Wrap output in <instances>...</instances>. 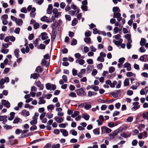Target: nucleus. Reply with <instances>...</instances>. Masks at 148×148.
Returning a JSON list of instances; mask_svg holds the SVG:
<instances>
[{"mask_svg": "<svg viewBox=\"0 0 148 148\" xmlns=\"http://www.w3.org/2000/svg\"><path fill=\"white\" fill-rule=\"evenodd\" d=\"M75 91L76 92L78 96H85L86 95V93L82 88L76 90Z\"/></svg>", "mask_w": 148, "mask_h": 148, "instance_id": "1", "label": "nucleus"}, {"mask_svg": "<svg viewBox=\"0 0 148 148\" xmlns=\"http://www.w3.org/2000/svg\"><path fill=\"white\" fill-rule=\"evenodd\" d=\"M46 88L47 90H54L56 88V86L55 84H51L50 83H48L46 84Z\"/></svg>", "mask_w": 148, "mask_h": 148, "instance_id": "2", "label": "nucleus"}, {"mask_svg": "<svg viewBox=\"0 0 148 148\" xmlns=\"http://www.w3.org/2000/svg\"><path fill=\"white\" fill-rule=\"evenodd\" d=\"M102 133H109L111 132L112 130L109 128L105 126H102L101 128Z\"/></svg>", "mask_w": 148, "mask_h": 148, "instance_id": "3", "label": "nucleus"}, {"mask_svg": "<svg viewBox=\"0 0 148 148\" xmlns=\"http://www.w3.org/2000/svg\"><path fill=\"white\" fill-rule=\"evenodd\" d=\"M80 106L82 107L84 106V108L86 110H88L91 108V104H89L88 102L82 103Z\"/></svg>", "mask_w": 148, "mask_h": 148, "instance_id": "4", "label": "nucleus"}, {"mask_svg": "<svg viewBox=\"0 0 148 148\" xmlns=\"http://www.w3.org/2000/svg\"><path fill=\"white\" fill-rule=\"evenodd\" d=\"M139 103L138 102H135L133 103V105L134 106L132 108V110L133 111H135L140 107V106L138 105Z\"/></svg>", "mask_w": 148, "mask_h": 148, "instance_id": "5", "label": "nucleus"}, {"mask_svg": "<svg viewBox=\"0 0 148 148\" xmlns=\"http://www.w3.org/2000/svg\"><path fill=\"white\" fill-rule=\"evenodd\" d=\"M2 104L8 108H9L10 106V103L6 100L3 99L1 101Z\"/></svg>", "mask_w": 148, "mask_h": 148, "instance_id": "6", "label": "nucleus"}, {"mask_svg": "<svg viewBox=\"0 0 148 148\" xmlns=\"http://www.w3.org/2000/svg\"><path fill=\"white\" fill-rule=\"evenodd\" d=\"M35 83L37 86L39 87L40 90H43L44 87V86L43 85L41 84V83L39 80L36 81Z\"/></svg>", "mask_w": 148, "mask_h": 148, "instance_id": "7", "label": "nucleus"}, {"mask_svg": "<svg viewBox=\"0 0 148 148\" xmlns=\"http://www.w3.org/2000/svg\"><path fill=\"white\" fill-rule=\"evenodd\" d=\"M54 119L58 123H60L64 121V118L60 116H56L54 118Z\"/></svg>", "mask_w": 148, "mask_h": 148, "instance_id": "8", "label": "nucleus"}, {"mask_svg": "<svg viewBox=\"0 0 148 148\" xmlns=\"http://www.w3.org/2000/svg\"><path fill=\"white\" fill-rule=\"evenodd\" d=\"M41 20L42 21H46L47 23H51L52 21L51 19H49L48 17L46 16H44L41 18Z\"/></svg>", "mask_w": 148, "mask_h": 148, "instance_id": "9", "label": "nucleus"}, {"mask_svg": "<svg viewBox=\"0 0 148 148\" xmlns=\"http://www.w3.org/2000/svg\"><path fill=\"white\" fill-rule=\"evenodd\" d=\"M53 7L52 4H49L48 8L47 10V13L49 14H51L52 12V9Z\"/></svg>", "mask_w": 148, "mask_h": 148, "instance_id": "10", "label": "nucleus"}, {"mask_svg": "<svg viewBox=\"0 0 148 148\" xmlns=\"http://www.w3.org/2000/svg\"><path fill=\"white\" fill-rule=\"evenodd\" d=\"M60 131L64 136H66L68 135V132L66 129H61L60 130Z\"/></svg>", "mask_w": 148, "mask_h": 148, "instance_id": "11", "label": "nucleus"}, {"mask_svg": "<svg viewBox=\"0 0 148 148\" xmlns=\"http://www.w3.org/2000/svg\"><path fill=\"white\" fill-rule=\"evenodd\" d=\"M123 67L127 68V71H129L131 70V68L130 66V64L127 62L125 63L123 65Z\"/></svg>", "mask_w": 148, "mask_h": 148, "instance_id": "12", "label": "nucleus"}, {"mask_svg": "<svg viewBox=\"0 0 148 148\" xmlns=\"http://www.w3.org/2000/svg\"><path fill=\"white\" fill-rule=\"evenodd\" d=\"M41 39L43 40L47 39L48 38L47 34L46 32H42L41 33Z\"/></svg>", "mask_w": 148, "mask_h": 148, "instance_id": "13", "label": "nucleus"}, {"mask_svg": "<svg viewBox=\"0 0 148 148\" xmlns=\"http://www.w3.org/2000/svg\"><path fill=\"white\" fill-rule=\"evenodd\" d=\"M79 12V11L78 9H77V10H71L69 12V14H71V16H73L75 14H77Z\"/></svg>", "mask_w": 148, "mask_h": 148, "instance_id": "14", "label": "nucleus"}, {"mask_svg": "<svg viewBox=\"0 0 148 148\" xmlns=\"http://www.w3.org/2000/svg\"><path fill=\"white\" fill-rule=\"evenodd\" d=\"M21 114L25 116H27L29 115V111H27L25 110H22Z\"/></svg>", "mask_w": 148, "mask_h": 148, "instance_id": "15", "label": "nucleus"}, {"mask_svg": "<svg viewBox=\"0 0 148 148\" xmlns=\"http://www.w3.org/2000/svg\"><path fill=\"white\" fill-rule=\"evenodd\" d=\"M40 75L39 73H34L32 74L31 75V78H32L34 79H36L39 77Z\"/></svg>", "mask_w": 148, "mask_h": 148, "instance_id": "16", "label": "nucleus"}, {"mask_svg": "<svg viewBox=\"0 0 148 148\" xmlns=\"http://www.w3.org/2000/svg\"><path fill=\"white\" fill-rule=\"evenodd\" d=\"M43 97H40L39 98V101L38 102V103L39 105H40L42 104H44L46 102V101L44 100L43 99Z\"/></svg>", "mask_w": 148, "mask_h": 148, "instance_id": "17", "label": "nucleus"}, {"mask_svg": "<svg viewBox=\"0 0 148 148\" xmlns=\"http://www.w3.org/2000/svg\"><path fill=\"white\" fill-rule=\"evenodd\" d=\"M147 55H146L141 56L140 58V60L141 61L146 62L147 61Z\"/></svg>", "mask_w": 148, "mask_h": 148, "instance_id": "18", "label": "nucleus"}, {"mask_svg": "<svg viewBox=\"0 0 148 148\" xmlns=\"http://www.w3.org/2000/svg\"><path fill=\"white\" fill-rule=\"evenodd\" d=\"M19 26H21L23 23V20L21 19L18 18L15 22Z\"/></svg>", "mask_w": 148, "mask_h": 148, "instance_id": "19", "label": "nucleus"}, {"mask_svg": "<svg viewBox=\"0 0 148 148\" xmlns=\"http://www.w3.org/2000/svg\"><path fill=\"white\" fill-rule=\"evenodd\" d=\"M146 41V40L145 38H142L140 41V44L141 46H143L145 45Z\"/></svg>", "mask_w": 148, "mask_h": 148, "instance_id": "20", "label": "nucleus"}, {"mask_svg": "<svg viewBox=\"0 0 148 148\" xmlns=\"http://www.w3.org/2000/svg\"><path fill=\"white\" fill-rule=\"evenodd\" d=\"M117 124L116 123H114L113 122H111L108 123V126L110 128H112L116 126Z\"/></svg>", "mask_w": 148, "mask_h": 148, "instance_id": "21", "label": "nucleus"}, {"mask_svg": "<svg viewBox=\"0 0 148 148\" xmlns=\"http://www.w3.org/2000/svg\"><path fill=\"white\" fill-rule=\"evenodd\" d=\"M121 14L119 12H113V17L114 18H118L119 17L121 16Z\"/></svg>", "mask_w": 148, "mask_h": 148, "instance_id": "22", "label": "nucleus"}, {"mask_svg": "<svg viewBox=\"0 0 148 148\" xmlns=\"http://www.w3.org/2000/svg\"><path fill=\"white\" fill-rule=\"evenodd\" d=\"M112 11L113 12H120V10L118 7H114L113 8Z\"/></svg>", "mask_w": 148, "mask_h": 148, "instance_id": "23", "label": "nucleus"}, {"mask_svg": "<svg viewBox=\"0 0 148 148\" xmlns=\"http://www.w3.org/2000/svg\"><path fill=\"white\" fill-rule=\"evenodd\" d=\"M79 114V112L78 111H75L74 113L72 114L71 117L74 118L78 116Z\"/></svg>", "mask_w": 148, "mask_h": 148, "instance_id": "24", "label": "nucleus"}, {"mask_svg": "<svg viewBox=\"0 0 148 148\" xmlns=\"http://www.w3.org/2000/svg\"><path fill=\"white\" fill-rule=\"evenodd\" d=\"M28 131H29V130H23V131H22L21 130L22 135L21 136V138H24V137H26L27 136L26 135H23V134L26 133L27 132H28Z\"/></svg>", "mask_w": 148, "mask_h": 148, "instance_id": "25", "label": "nucleus"}, {"mask_svg": "<svg viewBox=\"0 0 148 148\" xmlns=\"http://www.w3.org/2000/svg\"><path fill=\"white\" fill-rule=\"evenodd\" d=\"M90 116L89 115L86 114H82V118L84 119L85 120L88 121L89 120Z\"/></svg>", "mask_w": 148, "mask_h": 148, "instance_id": "26", "label": "nucleus"}, {"mask_svg": "<svg viewBox=\"0 0 148 148\" xmlns=\"http://www.w3.org/2000/svg\"><path fill=\"white\" fill-rule=\"evenodd\" d=\"M58 25V22H56L52 24L51 25V27L53 29H54L57 28Z\"/></svg>", "mask_w": 148, "mask_h": 148, "instance_id": "27", "label": "nucleus"}, {"mask_svg": "<svg viewBox=\"0 0 148 148\" xmlns=\"http://www.w3.org/2000/svg\"><path fill=\"white\" fill-rule=\"evenodd\" d=\"M33 120L30 121V124L32 125H34L36 124L37 123V119L35 118H33Z\"/></svg>", "mask_w": 148, "mask_h": 148, "instance_id": "28", "label": "nucleus"}, {"mask_svg": "<svg viewBox=\"0 0 148 148\" xmlns=\"http://www.w3.org/2000/svg\"><path fill=\"white\" fill-rule=\"evenodd\" d=\"M18 143V141L16 140H15L14 142L13 143H11L10 140L8 141H7L6 142V144L8 145H14L17 144Z\"/></svg>", "mask_w": 148, "mask_h": 148, "instance_id": "29", "label": "nucleus"}, {"mask_svg": "<svg viewBox=\"0 0 148 148\" xmlns=\"http://www.w3.org/2000/svg\"><path fill=\"white\" fill-rule=\"evenodd\" d=\"M36 71L38 73H41L42 71V69L40 66H38L36 69Z\"/></svg>", "mask_w": 148, "mask_h": 148, "instance_id": "30", "label": "nucleus"}, {"mask_svg": "<svg viewBox=\"0 0 148 148\" xmlns=\"http://www.w3.org/2000/svg\"><path fill=\"white\" fill-rule=\"evenodd\" d=\"M76 62H78L79 64L83 65L84 64L85 61L83 59L77 60L76 61Z\"/></svg>", "mask_w": 148, "mask_h": 148, "instance_id": "31", "label": "nucleus"}, {"mask_svg": "<svg viewBox=\"0 0 148 148\" xmlns=\"http://www.w3.org/2000/svg\"><path fill=\"white\" fill-rule=\"evenodd\" d=\"M131 134L127 135L126 133L125 132L122 133L121 134V136L122 137H124L125 138H127L128 137H129L130 136Z\"/></svg>", "mask_w": 148, "mask_h": 148, "instance_id": "32", "label": "nucleus"}, {"mask_svg": "<svg viewBox=\"0 0 148 148\" xmlns=\"http://www.w3.org/2000/svg\"><path fill=\"white\" fill-rule=\"evenodd\" d=\"M9 51V50L8 49H5L4 48H2L1 52L4 54H7L8 52Z\"/></svg>", "mask_w": 148, "mask_h": 148, "instance_id": "33", "label": "nucleus"}, {"mask_svg": "<svg viewBox=\"0 0 148 148\" xmlns=\"http://www.w3.org/2000/svg\"><path fill=\"white\" fill-rule=\"evenodd\" d=\"M68 125V124L67 123H62L59 124V126L60 128H65Z\"/></svg>", "mask_w": 148, "mask_h": 148, "instance_id": "34", "label": "nucleus"}, {"mask_svg": "<svg viewBox=\"0 0 148 148\" xmlns=\"http://www.w3.org/2000/svg\"><path fill=\"white\" fill-rule=\"evenodd\" d=\"M77 18H75L72 21V25L73 26H74L77 24Z\"/></svg>", "mask_w": 148, "mask_h": 148, "instance_id": "35", "label": "nucleus"}, {"mask_svg": "<svg viewBox=\"0 0 148 148\" xmlns=\"http://www.w3.org/2000/svg\"><path fill=\"white\" fill-rule=\"evenodd\" d=\"M94 133L95 135H98L99 134V128H96L93 130Z\"/></svg>", "mask_w": 148, "mask_h": 148, "instance_id": "36", "label": "nucleus"}, {"mask_svg": "<svg viewBox=\"0 0 148 148\" xmlns=\"http://www.w3.org/2000/svg\"><path fill=\"white\" fill-rule=\"evenodd\" d=\"M91 32L89 30H88L86 32H85V36L86 37H88L91 36Z\"/></svg>", "mask_w": 148, "mask_h": 148, "instance_id": "37", "label": "nucleus"}, {"mask_svg": "<svg viewBox=\"0 0 148 148\" xmlns=\"http://www.w3.org/2000/svg\"><path fill=\"white\" fill-rule=\"evenodd\" d=\"M92 89L95 91H98L99 89L98 86H95L94 85H92Z\"/></svg>", "mask_w": 148, "mask_h": 148, "instance_id": "38", "label": "nucleus"}, {"mask_svg": "<svg viewBox=\"0 0 148 148\" xmlns=\"http://www.w3.org/2000/svg\"><path fill=\"white\" fill-rule=\"evenodd\" d=\"M113 42L118 47H119L121 44L120 42H119V41L116 40H113Z\"/></svg>", "mask_w": 148, "mask_h": 148, "instance_id": "39", "label": "nucleus"}, {"mask_svg": "<svg viewBox=\"0 0 148 148\" xmlns=\"http://www.w3.org/2000/svg\"><path fill=\"white\" fill-rule=\"evenodd\" d=\"M84 41L87 44H89L90 43L91 41V39L90 38L87 37L84 38Z\"/></svg>", "mask_w": 148, "mask_h": 148, "instance_id": "40", "label": "nucleus"}, {"mask_svg": "<svg viewBox=\"0 0 148 148\" xmlns=\"http://www.w3.org/2000/svg\"><path fill=\"white\" fill-rule=\"evenodd\" d=\"M70 133L74 136H76L77 134V132L74 130H71L70 131Z\"/></svg>", "mask_w": 148, "mask_h": 148, "instance_id": "41", "label": "nucleus"}, {"mask_svg": "<svg viewBox=\"0 0 148 148\" xmlns=\"http://www.w3.org/2000/svg\"><path fill=\"white\" fill-rule=\"evenodd\" d=\"M3 127L5 129L7 130H8L12 128V127L11 125H8L7 124H6L3 126Z\"/></svg>", "mask_w": 148, "mask_h": 148, "instance_id": "42", "label": "nucleus"}, {"mask_svg": "<svg viewBox=\"0 0 148 148\" xmlns=\"http://www.w3.org/2000/svg\"><path fill=\"white\" fill-rule=\"evenodd\" d=\"M19 50L18 49H16L14 51V55L17 58H18L19 56Z\"/></svg>", "mask_w": 148, "mask_h": 148, "instance_id": "43", "label": "nucleus"}, {"mask_svg": "<svg viewBox=\"0 0 148 148\" xmlns=\"http://www.w3.org/2000/svg\"><path fill=\"white\" fill-rule=\"evenodd\" d=\"M117 84V82L116 81H114L112 83L111 82V84L110 85V86L111 88H114L115 87V85H116Z\"/></svg>", "mask_w": 148, "mask_h": 148, "instance_id": "44", "label": "nucleus"}, {"mask_svg": "<svg viewBox=\"0 0 148 148\" xmlns=\"http://www.w3.org/2000/svg\"><path fill=\"white\" fill-rule=\"evenodd\" d=\"M129 84V80L128 79H126L124 82V86H128Z\"/></svg>", "mask_w": 148, "mask_h": 148, "instance_id": "45", "label": "nucleus"}, {"mask_svg": "<svg viewBox=\"0 0 148 148\" xmlns=\"http://www.w3.org/2000/svg\"><path fill=\"white\" fill-rule=\"evenodd\" d=\"M93 33L94 34H100V31H98L97 28H94L93 29Z\"/></svg>", "mask_w": 148, "mask_h": 148, "instance_id": "46", "label": "nucleus"}, {"mask_svg": "<svg viewBox=\"0 0 148 148\" xmlns=\"http://www.w3.org/2000/svg\"><path fill=\"white\" fill-rule=\"evenodd\" d=\"M47 109L48 110H53L54 109V106L52 104L50 105L47 106Z\"/></svg>", "mask_w": 148, "mask_h": 148, "instance_id": "47", "label": "nucleus"}, {"mask_svg": "<svg viewBox=\"0 0 148 148\" xmlns=\"http://www.w3.org/2000/svg\"><path fill=\"white\" fill-rule=\"evenodd\" d=\"M77 44V40L74 38H73L72 40V41L71 42V45H76Z\"/></svg>", "mask_w": 148, "mask_h": 148, "instance_id": "48", "label": "nucleus"}, {"mask_svg": "<svg viewBox=\"0 0 148 148\" xmlns=\"http://www.w3.org/2000/svg\"><path fill=\"white\" fill-rule=\"evenodd\" d=\"M92 68V66L91 65H88L87 68L86 72L87 73H89L90 72Z\"/></svg>", "mask_w": 148, "mask_h": 148, "instance_id": "49", "label": "nucleus"}, {"mask_svg": "<svg viewBox=\"0 0 148 148\" xmlns=\"http://www.w3.org/2000/svg\"><path fill=\"white\" fill-rule=\"evenodd\" d=\"M69 96L73 97H77V95L75 93L73 92H71L69 94Z\"/></svg>", "mask_w": 148, "mask_h": 148, "instance_id": "50", "label": "nucleus"}, {"mask_svg": "<svg viewBox=\"0 0 148 148\" xmlns=\"http://www.w3.org/2000/svg\"><path fill=\"white\" fill-rule=\"evenodd\" d=\"M97 60L98 61L103 62L104 61V58H103L100 56H99L97 58Z\"/></svg>", "mask_w": 148, "mask_h": 148, "instance_id": "51", "label": "nucleus"}, {"mask_svg": "<svg viewBox=\"0 0 148 148\" xmlns=\"http://www.w3.org/2000/svg\"><path fill=\"white\" fill-rule=\"evenodd\" d=\"M97 101L99 103H105L108 101V100L105 101L100 99H98L97 100Z\"/></svg>", "mask_w": 148, "mask_h": 148, "instance_id": "52", "label": "nucleus"}, {"mask_svg": "<svg viewBox=\"0 0 148 148\" xmlns=\"http://www.w3.org/2000/svg\"><path fill=\"white\" fill-rule=\"evenodd\" d=\"M133 120V118L132 116H129L128 117L126 121L127 122H132Z\"/></svg>", "mask_w": 148, "mask_h": 148, "instance_id": "53", "label": "nucleus"}, {"mask_svg": "<svg viewBox=\"0 0 148 148\" xmlns=\"http://www.w3.org/2000/svg\"><path fill=\"white\" fill-rule=\"evenodd\" d=\"M60 145L59 144H57L56 145H52L51 148H60Z\"/></svg>", "mask_w": 148, "mask_h": 148, "instance_id": "54", "label": "nucleus"}, {"mask_svg": "<svg viewBox=\"0 0 148 148\" xmlns=\"http://www.w3.org/2000/svg\"><path fill=\"white\" fill-rule=\"evenodd\" d=\"M139 51L143 53L145 52L146 49L144 47L142 46L139 48Z\"/></svg>", "mask_w": 148, "mask_h": 148, "instance_id": "55", "label": "nucleus"}, {"mask_svg": "<svg viewBox=\"0 0 148 148\" xmlns=\"http://www.w3.org/2000/svg\"><path fill=\"white\" fill-rule=\"evenodd\" d=\"M63 80L65 83H67V77L66 75H64L62 76Z\"/></svg>", "mask_w": 148, "mask_h": 148, "instance_id": "56", "label": "nucleus"}, {"mask_svg": "<svg viewBox=\"0 0 148 148\" xmlns=\"http://www.w3.org/2000/svg\"><path fill=\"white\" fill-rule=\"evenodd\" d=\"M39 27V24L37 23H35L34 24V28L35 29H37Z\"/></svg>", "mask_w": 148, "mask_h": 148, "instance_id": "57", "label": "nucleus"}, {"mask_svg": "<svg viewBox=\"0 0 148 148\" xmlns=\"http://www.w3.org/2000/svg\"><path fill=\"white\" fill-rule=\"evenodd\" d=\"M53 116V114L51 113H48L46 114V116L48 119L52 118Z\"/></svg>", "mask_w": 148, "mask_h": 148, "instance_id": "58", "label": "nucleus"}, {"mask_svg": "<svg viewBox=\"0 0 148 148\" xmlns=\"http://www.w3.org/2000/svg\"><path fill=\"white\" fill-rule=\"evenodd\" d=\"M20 120V118H16L14 120L13 123H17L19 122Z\"/></svg>", "mask_w": 148, "mask_h": 148, "instance_id": "59", "label": "nucleus"}, {"mask_svg": "<svg viewBox=\"0 0 148 148\" xmlns=\"http://www.w3.org/2000/svg\"><path fill=\"white\" fill-rule=\"evenodd\" d=\"M46 114L45 112H44L41 114L40 116V118L41 120H42V119L44 118L45 115Z\"/></svg>", "mask_w": 148, "mask_h": 148, "instance_id": "60", "label": "nucleus"}, {"mask_svg": "<svg viewBox=\"0 0 148 148\" xmlns=\"http://www.w3.org/2000/svg\"><path fill=\"white\" fill-rule=\"evenodd\" d=\"M115 70L113 66H111L109 68V71L110 73H112Z\"/></svg>", "mask_w": 148, "mask_h": 148, "instance_id": "61", "label": "nucleus"}, {"mask_svg": "<svg viewBox=\"0 0 148 148\" xmlns=\"http://www.w3.org/2000/svg\"><path fill=\"white\" fill-rule=\"evenodd\" d=\"M75 56L79 60L81 58V55L79 53H77L75 54Z\"/></svg>", "mask_w": 148, "mask_h": 148, "instance_id": "62", "label": "nucleus"}, {"mask_svg": "<svg viewBox=\"0 0 148 148\" xmlns=\"http://www.w3.org/2000/svg\"><path fill=\"white\" fill-rule=\"evenodd\" d=\"M20 30V29L19 27H17L16 28L14 31V32L17 34H18L19 33V32Z\"/></svg>", "mask_w": 148, "mask_h": 148, "instance_id": "63", "label": "nucleus"}, {"mask_svg": "<svg viewBox=\"0 0 148 148\" xmlns=\"http://www.w3.org/2000/svg\"><path fill=\"white\" fill-rule=\"evenodd\" d=\"M143 118L147 119L148 117V112H146L145 113H143Z\"/></svg>", "mask_w": 148, "mask_h": 148, "instance_id": "64", "label": "nucleus"}]
</instances>
